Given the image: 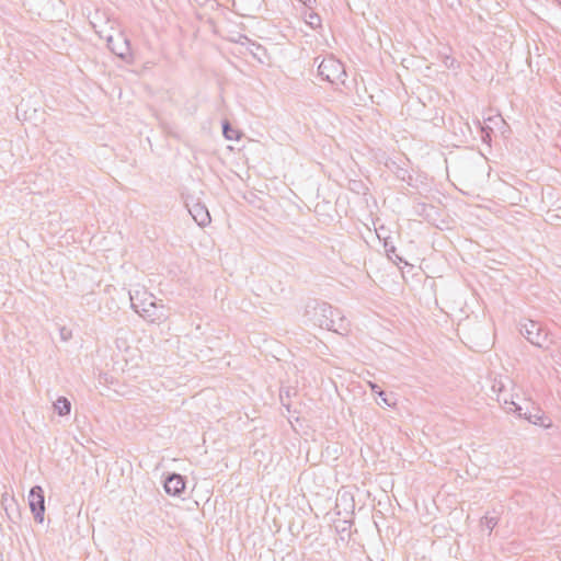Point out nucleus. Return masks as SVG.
I'll return each instance as SVG.
<instances>
[{"label": "nucleus", "instance_id": "nucleus-1", "mask_svg": "<svg viewBox=\"0 0 561 561\" xmlns=\"http://www.w3.org/2000/svg\"><path fill=\"white\" fill-rule=\"evenodd\" d=\"M307 314L314 325L321 329L346 335L350 331V322L339 309L332 308L327 302H314L307 306Z\"/></svg>", "mask_w": 561, "mask_h": 561}, {"label": "nucleus", "instance_id": "nucleus-2", "mask_svg": "<svg viewBox=\"0 0 561 561\" xmlns=\"http://www.w3.org/2000/svg\"><path fill=\"white\" fill-rule=\"evenodd\" d=\"M131 308L146 321L161 323L169 317L168 309L163 304L157 301L153 294L144 287L129 291Z\"/></svg>", "mask_w": 561, "mask_h": 561}, {"label": "nucleus", "instance_id": "nucleus-3", "mask_svg": "<svg viewBox=\"0 0 561 561\" xmlns=\"http://www.w3.org/2000/svg\"><path fill=\"white\" fill-rule=\"evenodd\" d=\"M91 24L95 30V33L99 34L101 38L106 39L107 47L113 54L124 60L130 56L129 41L123 33L118 32L115 35L104 34L103 31L98 30L95 22H91Z\"/></svg>", "mask_w": 561, "mask_h": 561}, {"label": "nucleus", "instance_id": "nucleus-4", "mask_svg": "<svg viewBox=\"0 0 561 561\" xmlns=\"http://www.w3.org/2000/svg\"><path fill=\"white\" fill-rule=\"evenodd\" d=\"M519 332L533 345L540 348L547 347L548 333L538 322L534 320L520 322Z\"/></svg>", "mask_w": 561, "mask_h": 561}, {"label": "nucleus", "instance_id": "nucleus-5", "mask_svg": "<svg viewBox=\"0 0 561 561\" xmlns=\"http://www.w3.org/2000/svg\"><path fill=\"white\" fill-rule=\"evenodd\" d=\"M318 75L325 81L335 83L345 76L343 64L333 56L322 59L318 66Z\"/></svg>", "mask_w": 561, "mask_h": 561}, {"label": "nucleus", "instance_id": "nucleus-6", "mask_svg": "<svg viewBox=\"0 0 561 561\" xmlns=\"http://www.w3.org/2000/svg\"><path fill=\"white\" fill-rule=\"evenodd\" d=\"M28 505L32 514L34 515V519L38 523H43L45 514V497L41 485H34L30 490Z\"/></svg>", "mask_w": 561, "mask_h": 561}, {"label": "nucleus", "instance_id": "nucleus-7", "mask_svg": "<svg viewBox=\"0 0 561 561\" xmlns=\"http://www.w3.org/2000/svg\"><path fill=\"white\" fill-rule=\"evenodd\" d=\"M497 400H499V402L503 403L505 411L508 413H511V412L516 413L519 417H524L525 420H527L534 424H538L539 421L541 420V416H539L537 414L533 415L530 413L525 412L524 407L518 404L517 402H515L513 400V398L508 400L507 398L499 397Z\"/></svg>", "mask_w": 561, "mask_h": 561}, {"label": "nucleus", "instance_id": "nucleus-8", "mask_svg": "<svg viewBox=\"0 0 561 561\" xmlns=\"http://www.w3.org/2000/svg\"><path fill=\"white\" fill-rule=\"evenodd\" d=\"M186 207L192 218L198 226L205 227L210 222V215L205 205L201 203H186Z\"/></svg>", "mask_w": 561, "mask_h": 561}, {"label": "nucleus", "instance_id": "nucleus-9", "mask_svg": "<svg viewBox=\"0 0 561 561\" xmlns=\"http://www.w3.org/2000/svg\"><path fill=\"white\" fill-rule=\"evenodd\" d=\"M184 488L185 481L181 474L172 473L164 481V491L170 495H179Z\"/></svg>", "mask_w": 561, "mask_h": 561}, {"label": "nucleus", "instance_id": "nucleus-10", "mask_svg": "<svg viewBox=\"0 0 561 561\" xmlns=\"http://www.w3.org/2000/svg\"><path fill=\"white\" fill-rule=\"evenodd\" d=\"M54 408L60 416L68 415L71 411V403L66 397H59L54 402Z\"/></svg>", "mask_w": 561, "mask_h": 561}, {"label": "nucleus", "instance_id": "nucleus-11", "mask_svg": "<svg viewBox=\"0 0 561 561\" xmlns=\"http://www.w3.org/2000/svg\"><path fill=\"white\" fill-rule=\"evenodd\" d=\"M306 23L313 30L321 26V18L318 13L310 11L305 13Z\"/></svg>", "mask_w": 561, "mask_h": 561}, {"label": "nucleus", "instance_id": "nucleus-12", "mask_svg": "<svg viewBox=\"0 0 561 561\" xmlns=\"http://www.w3.org/2000/svg\"><path fill=\"white\" fill-rule=\"evenodd\" d=\"M222 133L228 140H233L238 138V131L233 129L228 122H225L222 124Z\"/></svg>", "mask_w": 561, "mask_h": 561}, {"label": "nucleus", "instance_id": "nucleus-13", "mask_svg": "<svg viewBox=\"0 0 561 561\" xmlns=\"http://www.w3.org/2000/svg\"><path fill=\"white\" fill-rule=\"evenodd\" d=\"M481 525L489 529V531H492V529L497 525V517L485 515L481 519Z\"/></svg>", "mask_w": 561, "mask_h": 561}, {"label": "nucleus", "instance_id": "nucleus-14", "mask_svg": "<svg viewBox=\"0 0 561 561\" xmlns=\"http://www.w3.org/2000/svg\"><path fill=\"white\" fill-rule=\"evenodd\" d=\"M59 334H60V339L62 341H68L71 339L72 336V333L69 329H67L66 327H61L60 330H59Z\"/></svg>", "mask_w": 561, "mask_h": 561}, {"label": "nucleus", "instance_id": "nucleus-15", "mask_svg": "<svg viewBox=\"0 0 561 561\" xmlns=\"http://www.w3.org/2000/svg\"><path fill=\"white\" fill-rule=\"evenodd\" d=\"M378 396L380 397L381 401L383 404H386L387 407H392L394 404L393 401H391L385 393V391L382 390H379L378 391Z\"/></svg>", "mask_w": 561, "mask_h": 561}, {"label": "nucleus", "instance_id": "nucleus-16", "mask_svg": "<svg viewBox=\"0 0 561 561\" xmlns=\"http://www.w3.org/2000/svg\"><path fill=\"white\" fill-rule=\"evenodd\" d=\"M285 396H286V398H289V390L284 391V390L282 389V390H280V394H279V397H280V401H282L283 405L287 407V409H288V408H289V403H287V402L285 401Z\"/></svg>", "mask_w": 561, "mask_h": 561}, {"label": "nucleus", "instance_id": "nucleus-17", "mask_svg": "<svg viewBox=\"0 0 561 561\" xmlns=\"http://www.w3.org/2000/svg\"><path fill=\"white\" fill-rule=\"evenodd\" d=\"M298 1L301 2L308 9H312L317 2V0H298Z\"/></svg>", "mask_w": 561, "mask_h": 561}, {"label": "nucleus", "instance_id": "nucleus-18", "mask_svg": "<svg viewBox=\"0 0 561 561\" xmlns=\"http://www.w3.org/2000/svg\"><path fill=\"white\" fill-rule=\"evenodd\" d=\"M444 64L447 68H455L456 60L447 56Z\"/></svg>", "mask_w": 561, "mask_h": 561}, {"label": "nucleus", "instance_id": "nucleus-19", "mask_svg": "<svg viewBox=\"0 0 561 561\" xmlns=\"http://www.w3.org/2000/svg\"><path fill=\"white\" fill-rule=\"evenodd\" d=\"M369 387L371 389L373 392L377 393L378 394V391L381 390L378 385L374 383V382H369Z\"/></svg>", "mask_w": 561, "mask_h": 561}, {"label": "nucleus", "instance_id": "nucleus-20", "mask_svg": "<svg viewBox=\"0 0 561 561\" xmlns=\"http://www.w3.org/2000/svg\"><path fill=\"white\" fill-rule=\"evenodd\" d=\"M503 387H504V385H503L502 382H499V385H497V383H494L492 388H493V390H494V391H495L496 389H497L499 391H502Z\"/></svg>", "mask_w": 561, "mask_h": 561}, {"label": "nucleus", "instance_id": "nucleus-21", "mask_svg": "<svg viewBox=\"0 0 561 561\" xmlns=\"http://www.w3.org/2000/svg\"><path fill=\"white\" fill-rule=\"evenodd\" d=\"M357 185H358V183H357V182H354V187H353V191H356V188H357Z\"/></svg>", "mask_w": 561, "mask_h": 561}, {"label": "nucleus", "instance_id": "nucleus-22", "mask_svg": "<svg viewBox=\"0 0 561 561\" xmlns=\"http://www.w3.org/2000/svg\"><path fill=\"white\" fill-rule=\"evenodd\" d=\"M357 185H358V183H357V182H354V187H353V191H356V188H357Z\"/></svg>", "mask_w": 561, "mask_h": 561}, {"label": "nucleus", "instance_id": "nucleus-23", "mask_svg": "<svg viewBox=\"0 0 561 561\" xmlns=\"http://www.w3.org/2000/svg\"><path fill=\"white\" fill-rule=\"evenodd\" d=\"M357 185H358V183H357V182H354V187H353V191H356V188H357Z\"/></svg>", "mask_w": 561, "mask_h": 561}]
</instances>
